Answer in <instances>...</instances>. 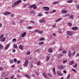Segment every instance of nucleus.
Segmentation results:
<instances>
[{
    "mask_svg": "<svg viewBox=\"0 0 79 79\" xmlns=\"http://www.w3.org/2000/svg\"><path fill=\"white\" fill-rule=\"evenodd\" d=\"M6 40V39H5V38L4 37L0 38V41L1 42H5V41Z\"/></svg>",
    "mask_w": 79,
    "mask_h": 79,
    "instance_id": "nucleus-5",
    "label": "nucleus"
},
{
    "mask_svg": "<svg viewBox=\"0 0 79 79\" xmlns=\"http://www.w3.org/2000/svg\"><path fill=\"white\" fill-rule=\"evenodd\" d=\"M27 5V4H25L23 6L24 7H26Z\"/></svg>",
    "mask_w": 79,
    "mask_h": 79,
    "instance_id": "nucleus-42",
    "label": "nucleus"
},
{
    "mask_svg": "<svg viewBox=\"0 0 79 79\" xmlns=\"http://www.w3.org/2000/svg\"><path fill=\"white\" fill-rule=\"evenodd\" d=\"M74 63V61H72L70 62H69V64L70 65H72V64H73Z\"/></svg>",
    "mask_w": 79,
    "mask_h": 79,
    "instance_id": "nucleus-22",
    "label": "nucleus"
},
{
    "mask_svg": "<svg viewBox=\"0 0 79 79\" xmlns=\"http://www.w3.org/2000/svg\"><path fill=\"white\" fill-rule=\"evenodd\" d=\"M22 2L21 0H19L17 2H15L14 3V6H16V5H18V4H19V3L20 2Z\"/></svg>",
    "mask_w": 79,
    "mask_h": 79,
    "instance_id": "nucleus-1",
    "label": "nucleus"
},
{
    "mask_svg": "<svg viewBox=\"0 0 79 79\" xmlns=\"http://www.w3.org/2000/svg\"><path fill=\"white\" fill-rule=\"evenodd\" d=\"M10 45L9 44H7L5 47V50H8V48H9V47H10Z\"/></svg>",
    "mask_w": 79,
    "mask_h": 79,
    "instance_id": "nucleus-9",
    "label": "nucleus"
},
{
    "mask_svg": "<svg viewBox=\"0 0 79 79\" xmlns=\"http://www.w3.org/2000/svg\"><path fill=\"white\" fill-rule=\"evenodd\" d=\"M68 3H72V2H73V0L68 1Z\"/></svg>",
    "mask_w": 79,
    "mask_h": 79,
    "instance_id": "nucleus-40",
    "label": "nucleus"
},
{
    "mask_svg": "<svg viewBox=\"0 0 79 79\" xmlns=\"http://www.w3.org/2000/svg\"><path fill=\"white\" fill-rule=\"evenodd\" d=\"M63 72L65 73V74H66V73H67L66 71L65 70H64Z\"/></svg>",
    "mask_w": 79,
    "mask_h": 79,
    "instance_id": "nucleus-52",
    "label": "nucleus"
},
{
    "mask_svg": "<svg viewBox=\"0 0 79 79\" xmlns=\"http://www.w3.org/2000/svg\"><path fill=\"white\" fill-rule=\"evenodd\" d=\"M12 24H13V25H15V24H16V23H15V22H13V23H12Z\"/></svg>",
    "mask_w": 79,
    "mask_h": 79,
    "instance_id": "nucleus-58",
    "label": "nucleus"
},
{
    "mask_svg": "<svg viewBox=\"0 0 79 79\" xmlns=\"http://www.w3.org/2000/svg\"><path fill=\"white\" fill-rule=\"evenodd\" d=\"M47 61H48V60H49V59H50V57L48 56L47 57Z\"/></svg>",
    "mask_w": 79,
    "mask_h": 79,
    "instance_id": "nucleus-25",
    "label": "nucleus"
},
{
    "mask_svg": "<svg viewBox=\"0 0 79 79\" xmlns=\"http://www.w3.org/2000/svg\"><path fill=\"white\" fill-rule=\"evenodd\" d=\"M63 62L64 63H67V60H64L63 61Z\"/></svg>",
    "mask_w": 79,
    "mask_h": 79,
    "instance_id": "nucleus-38",
    "label": "nucleus"
},
{
    "mask_svg": "<svg viewBox=\"0 0 79 79\" xmlns=\"http://www.w3.org/2000/svg\"><path fill=\"white\" fill-rule=\"evenodd\" d=\"M15 77V76L14 75H12L10 77V78H13Z\"/></svg>",
    "mask_w": 79,
    "mask_h": 79,
    "instance_id": "nucleus-56",
    "label": "nucleus"
},
{
    "mask_svg": "<svg viewBox=\"0 0 79 79\" xmlns=\"http://www.w3.org/2000/svg\"><path fill=\"white\" fill-rule=\"evenodd\" d=\"M21 61L20 60H18L17 63V64H19V63H21Z\"/></svg>",
    "mask_w": 79,
    "mask_h": 79,
    "instance_id": "nucleus-34",
    "label": "nucleus"
},
{
    "mask_svg": "<svg viewBox=\"0 0 79 79\" xmlns=\"http://www.w3.org/2000/svg\"><path fill=\"white\" fill-rule=\"evenodd\" d=\"M43 15L41 13L38 15V16H42Z\"/></svg>",
    "mask_w": 79,
    "mask_h": 79,
    "instance_id": "nucleus-33",
    "label": "nucleus"
},
{
    "mask_svg": "<svg viewBox=\"0 0 79 79\" xmlns=\"http://www.w3.org/2000/svg\"><path fill=\"white\" fill-rule=\"evenodd\" d=\"M25 77H26L27 78H28V79H31V77H30V76L27 74H25Z\"/></svg>",
    "mask_w": 79,
    "mask_h": 79,
    "instance_id": "nucleus-15",
    "label": "nucleus"
},
{
    "mask_svg": "<svg viewBox=\"0 0 79 79\" xmlns=\"http://www.w3.org/2000/svg\"><path fill=\"white\" fill-rule=\"evenodd\" d=\"M39 21L40 23H45V19H42L40 20Z\"/></svg>",
    "mask_w": 79,
    "mask_h": 79,
    "instance_id": "nucleus-13",
    "label": "nucleus"
},
{
    "mask_svg": "<svg viewBox=\"0 0 79 79\" xmlns=\"http://www.w3.org/2000/svg\"><path fill=\"white\" fill-rule=\"evenodd\" d=\"M48 75L49 76H50V77H52V75L50 73H48Z\"/></svg>",
    "mask_w": 79,
    "mask_h": 79,
    "instance_id": "nucleus-29",
    "label": "nucleus"
},
{
    "mask_svg": "<svg viewBox=\"0 0 79 79\" xmlns=\"http://www.w3.org/2000/svg\"><path fill=\"white\" fill-rule=\"evenodd\" d=\"M69 14H68L67 15H64V17H66V16H69Z\"/></svg>",
    "mask_w": 79,
    "mask_h": 79,
    "instance_id": "nucleus-48",
    "label": "nucleus"
},
{
    "mask_svg": "<svg viewBox=\"0 0 79 79\" xmlns=\"http://www.w3.org/2000/svg\"><path fill=\"white\" fill-rule=\"evenodd\" d=\"M3 15L5 16H8V15H11V12H5L3 13Z\"/></svg>",
    "mask_w": 79,
    "mask_h": 79,
    "instance_id": "nucleus-3",
    "label": "nucleus"
},
{
    "mask_svg": "<svg viewBox=\"0 0 79 79\" xmlns=\"http://www.w3.org/2000/svg\"><path fill=\"white\" fill-rule=\"evenodd\" d=\"M74 34V33L72 31H68L67 32V34L68 35H72Z\"/></svg>",
    "mask_w": 79,
    "mask_h": 79,
    "instance_id": "nucleus-4",
    "label": "nucleus"
},
{
    "mask_svg": "<svg viewBox=\"0 0 79 79\" xmlns=\"http://www.w3.org/2000/svg\"><path fill=\"white\" fill-rule=\"evenodd\" d=\"M13 60H11L10 61V63H13Z\"/></svg>",
    "mask_w": 79,
    "mask_h": 79,
    "instance_id": "nucleus-53",
    "label": "nucleus"
},
{
    "mask_svg": "<svg viewBox=\"0 0 79 79\" xmlns=\"http://www.w3.org/2000/svg\"><path fill=\"white\" fill-rule=\"evenodd\" d=\"M38 31V30H36L35 31V32H37Z\"/></svg>",
    "mask_w": 79,
    "mask_h": 79,
    "instance_id": "nucleus-63",
    "label": "nucleus"
},
{
    "mask_svg": "<svg viewBox=\"0 0 79 79\" xmlns=\"http://www.w3.org/2000/svg\"><path fill=\"white\" fill-rule=\"evenodd\" d=\"M48 51L49 53H52L53 52V50L51 48H49Z\"/></svg>",
    "mask_w": 79,
    "mask_h": 79,
    "instance_id": "nucleus-11",
    "label": "nucleus"
},
{
    "mask_svg": "<svg viewBox=\"0 0 79 79\" xmlns=\"http://www.w3.org/2000/svg\"><path fill=\"white\" fill-rule=\"evenodd\" d=\"M62 13L63 14L66 13H67V11L64 10H62Z\"/></svg>",
    "mask_w": 79,
    "mask_h": 79,
    "instance_id": "nucleus-19",
    "label": "nucleus"
},
{
    "mask_svg": "<svg viewBox=\"0 0 79 79\" xmlns=\"http://www.w3.org/2000/svg\"><path fill=\"white\" fill-rule=\"evenodd\" d=\"M57 73L58 75H59V76H61L63 75V74H62V73H61V72H59V71H57Z\"/></svg>",
    "mask_w": 79,
    "mask_h": 79,
    "instance_id": "nucleus-10",
    "label": "nucleus"
},
{
    "mask_svg": "<svg viewBox=\"0 0 79 79\" xmlns=\"http://www.w3.org/2000/svg\"><path fill=\"white\" fill-rule=\"evenodd\" d=\"M72 71H73L75 73H76V70H75L73 69H72Z\"/></svg>",
    "mask_w": 79,
    "mask_h": 79,
    "instance_id": "nucleus-43",
    "label": "nucleus"
},
{
    "mask_svg": "<svg viewBox=\"0 0 79 79\" xmlns=\"http://www.w3.org/2000/svg\"><path fill=\"white\" fill-rule=\"evenodd\" d=\"M11 17H14V16H15V14H12V15H11Z\"/></svg>",
    "mask_w": 79,
    "mask_h": 79,
    "instance_id": "nucleus-54",
    "label": "nucleus"
},
{
    "mask_svg": "<svg viewBox=\"0 0 79 79\" xmlns=\"http://www.w3.org/2000/svg\"><path fill=\"white\" fill-rule=\"evenodd\" d=\"M43 75L44 76L45 78H47V74L45 73H44L43 74Z\"/></svg>",
    "mask_w": 79,
    "mask_h": 79,
    "instance_id": "nucleus-16",
    "label": "nucleus"
},
{
    "mask_svg": "<svg viewBox=\"0 0 79 79\" xmlns=\"http://www.w3.org/2000/svg\"><path fill=\"white\" fill-rule=\"evenodd\" d=\"M70 76H71V75H70V74L68 75L67 76V79H69V77H70Z\"/></svg>",
    "mask_w": 79,
    "mask_h": 79,
    "instance_id": "nucleus-32",
    "label": "nucleus"
},
{
    "mask_svg": "<svg viewBox=\"0 0 79 79\" xmlns=\"http://www.w3.org/2000/svg\"><path fill=\"white\" fill-rule=\"evenodd\" d=\"M28 60H26L23 64V66L24 67H25V66H26V67H27V64H28Z\"/></svg>",
    "mask_w": 79,
    "mask_h": 79,
    "instance_id": "nucleus-2",
    "label": "nucleus"
},
{
    "mask_svg": "<svg viewBox=\"0 0 79 79\" xmlns=\"http://www.w3.org/2000/svg\"><path fill=\"white\" fill-rule=\"evenodd\" d=\"M29 8H30V9H31V8H33V6L32 5H30L29 6Z\"/></svg>",
    "mask_w": 79,
    "mask_h": 79,
    "instance_id": "nucleus-35",
    "label": "nucleus"
},
{
    "mask_svg": "<svg viewBox=\"0 0 79 79\" xmlns=\"http://www.w3.org/2000/svg\"><path fill=\"white\" fill-rule=\"evenodd\" d=\"M23 20H21V21H20L19 22V23L20 24H21V23H23Z\"/></svg>",
    "mask_w": 79,
    "mask_h": 79,
    "instance_id": "nucleus-50",
    "label": "nucleus"
},
{
    "mask_svg": "<svg viewBox=\"0 0 79 79\" xmlns=\"http://www.w3.org/2000/svg\"><path fill=\"white\" fill-rule=\"evenodd\" d=\"M14 61L15 62V63H16V62H17V59L16 58H15L14 59Z\"/></svg>",
    "mask_w": 79,
    "mask_h": 79,
    "instance_id": "nucleus-28",
    "label": "nucleus"
},
{
    "mask_svg": "<svg viewBox=\"0 0 79 79\" xmlns=\"http://www.w3.org/2000/svg\"><path fill=\"white\" fill-rule=\"evenodd\" d=\"M69 56V57H71V55H72V53H71V51L70 50H69L68 53Z\"/></svg>",
    "mask_w": 79,
    "mask_h": 79,
    "instance_id": "nucleus-14",
    "label": "nucleus"
},
{
    "mask_svg": "<svg viewBox=\"0 0 79 79\" xmlns=\"http://www.w3.org/2000/svg\"><path fill=\"white\" fill-rule=\"evenodd\" d=\"M14 47L15 48H17V47H18V46H17V45H16L14 44Z\"/></svg>",
    "mask_w": 79,
    "mask_h": 79,
    "instance_id": "nucleus-31",
    "label": "nucleus"
},
{
    "mask_svg": "<svg viewBox=\"0 0 79 79\" xmlns=\"http://www.w3.org/2000/svg\"><path fill=\"white\" fill-rule=\"evenodd\" d=\"M55 26H56V25H53V26H52V27H53V28H55Z\"/></svg>",
    "mask_w": 79,
    "mask_h": 79,
    "instance_id": "nucleus-55",
    "label": "nucleus"
},
{
    "mask_svg": "<svg viewBox=\"0 0 79 79\" xmlns=\"http://www.w3.org/2000/svg\"><path fill=\"white\" fill-rule=\"evenodd\" d=\"M59 3V2L56 1L53 2L52 4H53V5H56V4H58Z\"/></svg>",
    "mask_w": 79,
    "mask_h": 79,
    "instance_id": "nucleus-18",
    "label": "nucleus"
},
{
    "mask_svg": "<svg viewBox=\"0 0 79 79\" xmlns=\"http://www.w3.org/2000/svg\"><path fill=\"white\" fill-rule=\"evenodd\" d=\"M56 10H53L52 12H53L54 13V12H56Z\"/></svg>",
    "mask_w": 79,
    "mask_h": 79,
    "instance_id": "nucleus-64",
    "label": "nucleus"
},
{
    "mask_svg": "<svg viewBox=\"0 0 79 79\" xmlns=\"http://www.w3.org/2000/svg\"><path fill=\"white\" fill-rule=\"evenodd\" d=\"M44 10L45 11H48L50 10V8L48 7H44Z\"/></svg>",
    "mask_w": 79,
    "mask_h": 79,
    "instance_id": "nucleus-7",
    "label": "nucleus"
},
{
    "mask_svg": "<svg viewBox=\"0 0 79 79\" xmlns=\"http://www.w3.org/2000/svg\"><path fill=\"white\" fill-rule=\"evenodd\" d=\"M62 19V18H60L59 19H58L57 20H55L56 22H58V21H61Z\"/></svg>",
    "mask_w": 79,
    "mask_h": 79,
    "instance_id": "nucleus-20",
    "label": "nucleus"
},
{
    "mask_svg": "<svg viewBox=\"0 0 79 79\" xmlns=\"http://www.w3.org/2000/svg\"><path fill=\"white\" fill-rule=\"evenodd\" d=\"M72 29L73 30H77V27H74L72 28Z\"/></svg>",
    "mask_w": 79,
    "mask_h": 79,
    "instance_id": "nucleus-21",
    "label": "nucleus"
},
{
    "mask_svg": "<svg viewBox=\"0 0 79 79\" xmlns=\"http://www.w3.org/2000/svg\"><path fill=\"white\" fill-rule=\"evenodd\" d=\"M69 25L70 26H72V24H71V23H69Z\"/></svg>",
    "mask_w": 79,
    "mask_h": 79,
    "instance_id": "nucleus-49",
    "label": "nucleus"
},
{
    "mask_svg": "<svg viewBox=\"0 0 79 79\" xmlns=\"http://www.w3.org/2000/svg\"><path fill=\"white\" fill-rule=\"evenodd\" d=\"M19 48H20L21 50H23V46L20 44L19 46Z\"/></svg>",
    "mask_w": 79,
    "mask_h": 79,
    "instance_id": "nucleus-17",
    "label": "nucleus"
},
{
    "mask_svg": "<svg viewBox=\"0 0 79 79\" xmlns=\"http://www.w3.org/2000/svg\"><path fill=\"white\" fill-rule=\"evenodd\" d=\"M3 35H2L0 37V38H2V37H3Z\"/></svg>",
    "mask_w": 79,
    "mask_h": 79,
    "instance_id": "nucleus-57",
    "label": "nucleus"
},
{
    "mask_svg": "<svg viewBox=\"0 0 79 79\" xmlns=\"http://www.w3.org/2000/svg\"><path fill=\"white\" fill-rule=\"evenodd\" d=\"M17 76L19 77H21V75H17Z\"/></svg>",
    "mask_w": 79,
    "mask_h": 79,
    "instance_id": "nucleus-62",
    "label": "nucleus"
},
{
    "mask_svg": "<svg viewBox=\"0 0 79 79\" xmlns=\"http://www.w3.org/2000/svg\"><path fill=\"white\" fill-rule=\"evenodd\" d=\"M67 53V52H66V51L65 50H64L62 51V53H63L64 54H66Z\"/></svg>",
    "mask_w": 79,
    "mask_h": 79,
    "instance_id": "nucleus-23",
    "label": "nucleus"
},
{
    "mask_svg": "<svg viewBox=\"0 0 79 79\" xmlns=\"http://www.w3.org/2000/svg\"><path fill=\"white\" fill-rule=\"evenodd\" d=\"M45 40V38L42 37L41 38L39 39V40H41V41H42V40Z\"/></svg>",
    "mask_w": 79,
    "mask_h": 79,
    "instance_id": "nucleus-24",
    "label": "nucleus"
},
{
    "mask_svg": "<svg viewBox=\"0 0 79 79\" xmlns=\"http://www.w3.org/2000/svg\"><path fill=\"white\" fill-rule=\"evenodd\" d=\"M77 66V64L76 63L75 65L74 66V68H76Z\"/></svg>",
    "mask_w": 79,
    "mask_h": 79,
    "instance_id": "nucleus-41",
    "label": "nucleus"
},
{
    "mask_svg": "<svg viewBox=\"0 0 79 79\" xmlns=\"http://www.w3.org/2000/svg\"><path fill=\"white\" fill-rule=\"evenodd\" d=\"M33 8V9H36V8H37V6H34Z\"/></svg>",
    "mask_w": 79,
    "mask_h": 79,
    "instance_id": "nucleus-39",
    "label": "nucleus"
},
{
    "mask_svg": "<svg viewBox=\"0 0 79 79\" xmlns=\"http://www.w3.org/2000/svg\"><path fill=\"white\" fill-rule=\"evenodd\" d=\"M3 45L2 44H0V48L2 49L3 48Z\"/></svg>",
    "mask_w": 79,
    "mask_h": 79,
    "instance_id": "nucleus-37",
    "label": "nucleus"
},
{
    "mask_svg": "<svg viewBox=\"0 0 79 79\" xmlns=\"http://www.w3.org/2000/svg\"><path fill=\"white\" fill-rule=\"evenodd\" d=\"M57 68L60 69H64V67H63V66L61 65H59L57 66Z\"/></svg>",
    "mask_w": 79,
    "mask_h": 79,
    "instance_id": "nucleus-8",
    "label": "nucleus"
},
{
    "mask_svg": "<svg viewBox=\"0 0 79 79\" xmlns=\"http://www.w3.org/2000/svg\"><path fill=\"white\" fill-rule=\"evenodd\" d=\"M42 32H43V31H38V33L39 34H42Z\"/></svg>",
    "mask_w": 79,
    "mask_h": 79,
    "instance_id": "nucleus-27",
    "label": "nucleus"
},
{
    "mask_svg": "<svg viewBox=\"0 0 79 79\" xmlns=\"http://www.w3.org/2000/svg\"><path fill=\"white\" fill-rule=\"evenodd\" d=\"M74 15L72 14L70 15L69 16V19H73V18H74Z\"/></svg>",
    "mask_w": 79,
    "mask_h": 79,
    "instance_id": "nucleus-12",
    "label": "nucleus"
},
{
    "mask_svg": "<svg viewBox=\"0 0 79 79\" xmlns=\"http://www.w3.org/2000/svg\"><path fill=\"white\" fill-rule=\"evenodd\" d=\"M37 66H40V63H39L37 64Z\"/></svg>",
    "mask_w": 79,
    "mask_h": 79,
    "instance_id": "nucleus-60",
    "label": "nucleus"
},
{
    "mask_svg": "<svg viewBox=\"0 0 79 79\" xmlns=\"http://www.w3.org/2000/svg\"><path fill=\"white\" fill-rule=\"evenodd\" d=\"M26 35V32H24L21 34V37L22 38H23V37H24V36H25Z\"/></svg>",
    "mask_w": 79,
    "mask_h": 79,
    "instance_id": "nucleus-6",
    "label": "nucleus"
},
{
    "mask_svg": "<svg viewBox=\"0 0 79 79\" xmlns=\"http://www.w3.org/2000/svg\"><path fill=\"white\" fill-rule=\"evenodd\" d=\"M30 53L29 51H28L27 53V54L28 55H30Z\"/></svg>",
    "mask_w": 79,
    "mask_h": 79,
    "instance_id": "nucleus-47",
    "label": "nucleus"
},
{
    "mask_svg": "<svg viewBox=\"0 0 79 79\" xmlns=\"http://www.w3.org/2000/svg\"><path fill=\"white\" fill-rule=\"evenodd\" d=\"M30 13L31 14H34L35 13V12H34V11H30Z\"/></svg>",
    "mask_w": 79,
    "mask_h": 79,
    "instance_id": "nucleus-26",
    "label": "nucleus"
},
{
    "mask_svg": "<svg viewBox=\"0 0 79 79\" xmlns=\"http://www.w3.org/2000/svg\"><path fill=\"white\" fill-rule=\"evenodd\" d=\"M2 27V24H1V23H0V27Z\"/></svg>",
    "mask_w": 79,
    "mask_h": 79,
    "instance_id": "nucleus-61",
    "label": "nucleus"
},
{
    "mask_svg": "<svg viewBox=\"0 0 79 79\" xmlns=\"http://www.w3.org/2000/svg\"><path fill=\"white\" fill-rule=\"evenodd\" d=\"M28 28L29 29H32V27H31V26H29V27H28Z\"/></svg>",
    "mask_w": 79,
    "mask_h": 79,
    "instance_id": "nucleus-44",
    "label": "nucleus"
},
{
    "mask_svg": "<svg viewBox=\"0 0 79 79\" xmlns=\"http://www.w3.org/2000/svg\"><path fill=\"white\" fill-rule=\"evenodd\" d=\"M35 73L36 74H37V75H39V73H38V72H37L36 71H35Z\"/></svg>",
    "mask_w": 79,
    "mask_h": 79,
    "instance_id": "nucleus-51",
    "label": "nucleus"
},
{
    "mask_svg": "<svg viewBox=\"0 0 79 79\" xmlns=\"http://www.w3.org/2000/svg\"><path fill=\"white\" fill-rule=\"evenodd\" d=\"M76 7V8H78V9H79V5H77Z\"/></svg>",
    "mask_w": 79,
    "mask_h": 79,
    "instance_id": "nucleus-45",
    "label": "nucleus"
},
{
    "mask_svg": "<svg viewBox=\"0 0 79 79\" xmlns=\"http://www.w3.org/2000/svg\"><path fill=\"white\" fill-rule=\"evenodd\" d=\"M52 70L53 71V72H55V68H53L52 69Z\"/></svg>",
    "mask_w": 79,
    "mask_h": 79,
    "instance_id": "nucleus-46",
    "label": "nucleus"
},
{
    "mask_svg": "<svg viewBox=\"0 0 79 79\" xmlns=\"http://www.w3.org/2000/svg\"><path fill=\"white\" fill-rule=\"evenodd\" d=\"M16 38H14L13 39L12 41L14 42H16Z\"/></svg>",
    "mask_w": 79,
    "mask_h": 79,
    "instance_id": "nucleus-30",
    "label": "nucleus"
},
{
    "mask_svg": "<svg viewBox=\"0 0 79 79\" xmlns=\"http://www.w3.org/2000/svg\"><path fill=\"white\" fill-rule=\"evenodd\" d=\"M53 35L54 36H56V34H55V33H53Z\"/></svg>",
    "mask_w": 79,
    "mask_h": 79,
    "instance_id": "nucleus-59",
    "label": "nucleus"
},
{
    "mask_svg": "<svg viewBox=\"0 0 79 79\" xmlns=\"http://www.w3.org/2000/svg\"><path fill=\"white\" fill-rule=\"evenodd\" d=\"M43 44L44 43L43 42H41L39 44V45H42V44Z\"/></svg>",
    "mask_w": 79,
    "mask_h": 79,
    "instance_id": "nucleus-36",
    "label": "nucleus"
}]
</instances>
